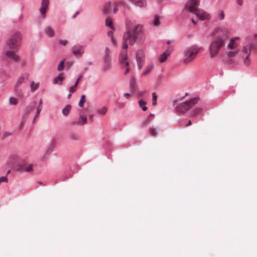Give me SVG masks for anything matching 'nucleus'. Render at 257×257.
<instances>
[{
    "mask_svg": "<svg viewBox=\"0 0 257 257\" xmlns=\"http://www.w3.org/2000/svg\"><path fill=\"white\" fill-rule=\"evenodd\" d=\"M228 31L225 29L221 30L212 41L209 47V55L213 58L218 55L221 49L224 46L225 41L228 38Z\"/></svg>",
    "mask_w": 257,
    "mask_h": 257,
    "instance_id": "1",
    "label": "nucleus"
},
{
    "mask_svg": "<svg viewBox=\"0 0 257 257\" xmlns=\"http://www.w3.org/2000/svg\"><path fill=\"white\" fill-rule=\"evenodd\" d=\"M201 49H203V47L196 44L186 48L183 52L184 61L185 63L192 62Z\"/></svg>",
    "mask_w": 257,
    "mask_h": 257,
    "instance_id": "2",
    "label": "nucleus"
},
{
    "mask_svg": "<svg viewBox=\"0 0 257 257\" xmlns=\"http://www.w3.org/2000/svg\"><path fill=\"white\" fill-rule=\"evenodd\" d=\"M257 51V45L256 44L248 43L243 47L241 52V57L243 59L244 63L245 65H250V61L249 56L250 53Z\"/></svg>",
    "mask_w": 257,
    "mask_h": 257,
    "instance_id": "3",
    "label": "nucleus"
},
{
    "mask_svg": "<svg viewBox=\"0 0 257 257\" xmlns=\"http://www.w3.org/2000/svg\"><path fill=\"white\" fill-rule=\"evenodd\" d=\"M22 40V35L20 32L16 31L11 36V38L7 41L6 46L10 49L17 50L19 47Z\"/></svg>",
    "mask_w": 257,
    "mask_h": 257,
    "instance_id": "4",
    "label": "nucleus"
},
{
    "mask_svg": "<svg viewBox=\"0 0 257 257\" xmlns=\"http://www.w3.org/2000/svg\"><path fill=\"white\" fill-rule=\"evenodd\" d=\"M103 64L101 70L103 72L110 71L112 68V63L110 56V50L106 47L105 50V54L103 56Z\"/></svg>",
    "mask_w": 257,
    "mask_h": 257,
    "instance_id": "5",
    "label": "nucleus"
},
{
    "mask_svg": "<svg viewBox=\"0 0 257 257\" xmlns=\"http://www.w3.org/2000/svg\"><path fill=\"white\" fill-rule=\"evenodd\" d=\"M119 63L122 68H124V74L130 71L129 62L127 61V53L126 51H121L119 56Z\"/></svg>",
    "mask_w": 257,
    "mask_h": 257,
    "instance_id": "6",
    "label": "nucleus"
},
{
    "mask_svg": "<svg viewBox=\"0 0 257 257\" xmlns=\"http://www.w3.org/2000/svg\"><path fill=\"white\" fill-rule=\"evenodd\" d=\"M198 98L194 97L185 102L177 107L178 111L184 113L191 108L198 101Z\"/></svg>",
    "mask_w": 257,
    "mask_h": 257,
    "instance_id": "7",
    "label": "nucleus"
},
{
    "mask_svg": "<svg viewBox=\"0 0 257 257\" xmlns=\"http://www.w3.org/2000/svg\"><path fill=\"white\" fill-rule=\"evenodd\" d=\"M136 59L139 70L141 69L145 64V55L143 50H139L136 53Z\"/></svg>",
    "mask_w": 257,
    "mask_h": 257,
    "instance_id": "8",
    "label": "nucleus"
},
{
    "mask_svg": "<svg viewBox=\"0 0 257 257\" xmlns=\"http://www.w3.org/2000/svg\"><path fill=\"white\" fill-rule=\"evenodd\" d=\"M199 0H190L186 4L185 8L189 10L191 13L195 14L199 10L196 6L198 5Z\"/></svg>",
    "mask_w": 257,
    "mask_h": 257,
    "instance_id": "9",
    "label": "nucleus"
},
{
    "mask_svg": "<svg viewBox=\"0 0 257 257\" xmlns=\"http://www.w3.org/2000/svg\"><path fill=\"white\" fill-rule=\"evenodd\" d=\"M137 40V36H134L131 31H128L124 33L123 40L128 43V44L133 45Z\"/></svg>",
    "mask_w": 257,
    "mask_h": 257,
    "instance_id": "10",
    "label": "nucleus"
},
{
    "mask_svg": "<svg viewBox=\"0 0 257 257\" xmlns=\"http://www.w3.org/2000/svg\"><path fill=\"white\" fill-rule=\"evenodd\" d=\"M84 52V48L82 45L76 44L72 47V52L77 57H81Z\"/></svg>",
    "mask_w": 257,
    "mask_h": 257,
    "instance_id": "11",
    "label": "nucleus"
},
{
    "mask_svg": "<svg viewBox=\"0 0 257 257\" xmlns=\"http://www.w3.org/2000/svg\"><path fill=\"white\" fill-rule=\"evenodd\" d=\"M195 15L201 20H209L211 19L210 15L202 10H198Z\"/></svg>",
    "mask_w": 257,
    "mask_h": 257,
    "instance_id": "12",
    "label": "nucleus"
},
{
    "mask_svg": "<svg viewBox=\"0 0 257 257\" xmlns=\"http://www.w3.org/2000/svg\"><path fill=\"white\" fill-rule=\"evenodd\" d=\"M49 0H42L41 7L40 8V13L43 15V18H45V14L48 8Z\"/></svg>",
    "mask_w": 257,
    "mask_h": 257,
    "instance_id": "13",
    "label": "nucleus"
},
{
    "mask_svg": "<svg viewBox=\"0 0 257 257\" xmlns=\"http://www.w3.org/2000/svg\"><path fill=\"white\" fill-rule=\"evenodd\" d=\"M87 123V118L84 116L81 112H79V119L78 120L73 121L72 122L73 125H82Z\"/></svg>",
    "mask_w": 257,
    "mask_h": 257,
    "instance_id": "14",
    "label": "nucleus"
},
{
    "mask_svg": "<svg viewBox=\"0 0 257 257\" xmlns=\"http://www.w3.org/2000/svg\"><path fill=\"white\" fill-rule=\"evenodd\" d=\"M7 57L11 58L15 62H18L19 60V56L17 55L14 51L9 50L6 53Z\"/></svg>",
    "mask_w": 257,
    "mask_h": 257,
    "instance_id": "15",
    "label": "nucleus"
},
{
    "mask_svg": "<svg viewBox=\"0 0 257 257\" xmlns=\"http://www.w3.org/2000/svg\"><path fill=\"white\" fill-rule=\"evenodd\" d=\"M33 169V164L27 165L26 164H22L19 165L18 170L20 171H25L27 172L31 171Z\"/></svg>",
    "mask_w": 257,
    "mask_h": 257,
    "instance_id": "16",
    "label": "nucleus"
},
{
    "mask_svg": "<svg viewBox=\"0 0 257 257\" xmlns=\"http://www.w3.org/2000/svg\"><path fill=\"white\" fill-rule=\"evenodd\" d=\"M225 14L222 10H218L214 14L215 21H222L224 19Z\"/></svg>",
    "mask_w": 257,
    "mask_h": 257,
    "instance_id": "17",
    "label": "nucleus"
},
{
    "mask_svg": "<svg viewBox=\"0 0 257 257\" xmlns=\"http://www.w3.org/2000/svg\"><path fill=\"white\" fill-rule=\"evenodd\" d=\"M130 1L140 8H146L147 6V2L146 0H130Z\"/></svg>",
    "mask_w": 257,
    "mask_h": 257,
    "instance_id": "18",
    "label": "nucleus"
},
{
    "mask_svg": "<svg viewBox=\"0 0 257 257\" xmlns=\"http://www.w3.org/2000/svg\"><path fill=\"white\" fill-rule=\"evenodd\" d=\"M154 67V64L153 63H150L148 64L146 67L145 68V70L142 72L141 75L142 76H146L148 75L150 72L152 71V70Z\"/></svg>",
    "mask_w": 257,
    "mask_h": 257,
    "instance_id": "19",
    "label": "nucleus"
},
{
    "mask_svg": "<svg viewBox=\"0 0 257 257\" xmlns=\"http://www.w3.org/2000/svg\"><path fill=\"white\" fill-rule=\"evenodd\" d=\"M142 29V25H137L135 26L132 31V33L134 35L138 37V35L141 33Z\"/></svg>",
    "mask_w": 257,
    "mask_h": 257,
    "instance_id": "20",
    "label": "nucleus"
},
{
    "mask_svg": "<svg viewBox=\"0 0 257 257\" xmlns=\"http://www.w3.org/2000/svg\"><path fill=\"white\" fill-rule=\"evenodd\" d=\"M45 33L49 37H52L54 35V32L51 27L48 26L45 29Z\"/></svg>",
    "mask_w": 257,
    "mask_h": 257,
    "instance_id": "21",
    "label": "nucleus"
},
{
    "mask_svg": "<svg viewBox=\"0 0 257 257\" xmlns=\"http://www.w3.org/2000/svg\"><path fill=\"white\" fill-rule=\"evenodd\" d=\"M71 109L70 105L68 104L62 109V113L64 116H67Z\"/></svg>",
    "mask_w": 257,
    "mask_h": 257,
    "instance_id": "22",
    "label": "nucleus"
},
{
    "mask_svg": "<svg viewBox=\"0 0 257 257\" xmlns=\"http://www.w3.org/2000/svg\"><path fill=\"white\" fill-rule=\"evenodd\" d=\"M111 10V3L110 2H107L104 6L103 8V12L105 14H107L110 12Z\"/></svg>",
    "mask_w": 257,
    "mask_h": 257,
    "instance_id": "23",
    "label": "nucleus"
},
{
    "mask_svg": "<svg viewBox=\"0 0 257 257\" xmlns=\"http://www.w3.org/2000/svg\"><path fill=\"white\" fill-rule=\"evenodd\" d=\"M105 25L112 30H114V28L113 26L112 21L109 18H106L105 19Z\"/></svg>",
    "mask_w": 257,
    "mask_h": 257,
    "instance_id": "24",
    "label": "nucleus"
},
{
    "mask_svg": "<svg viewBox=\"0 0 257 257\" xmlns=\"http://www.w3.org/2000/svg\"><path fill=\"white\" fill-rule=\"evenodd\" d=\"M107 111V108L106 106H103L97 110L98 114L101 115H104Z\"/></svg>",
    "mask_w": 257,
    "mask_h": 257,
    "instance_id": "25",
    "label": "nucleus"
},
{
    "mask_svg": "<svg viewBox=\"0 0 257 257\" xmlns=\"http://www.w3.org/2000/svg\"><path fill=\"white\" fill-rule=\"evenodd\" d=\"M138 86L135 81H131L130 83V89L131 92H135L137 90Z\"/></svg>",
    "mask_w": 257,
    "mask_h": 257,
    "instance_id": "26",
    "label": "nucleus"
},
{
    "mask_svg": "<svg viewBox=\"0 0 257 257\" xmlns=\"http://www.w3.org/2000/svg\"><path fill=\"white\" fill-rule=\"evenodd\" d=\"M139 103L140 105V106L142 107L143 111H146L148 109L147 107L145 106V105L146 104V102L143 100H140L139 101Z\"/></svg>",
    "mask_w": 257,
    "mask_h": 257,
    "instance_id": "27",
    "label": "nucleus"
},
{
    "mask_svg": "<svg viewBox=\"0 0 257 257\" xmlns=\"http://www.w3.org/2000/svg\"><path fill=\"white\" fill-rule=\"evenodd\" d=\"M42 100L41 99L40 100V101H39V105L37 107V112H36V115H35V117L34 118V119L37 117L39 114H40L41 110H42Z\"/></svg>",
    "mask_w": 257,
    "mask_h": 257,
    "instance_id": "28",
    "label": "nucleus"
},
{
    "mask_svg": "<svg viewBox=\"0 0 257 257\" xmlns=\"http://www.w3.org/2000/svg\"><path fill=\"white\" fill-rule=\"evenodd\" d=\"M39 85V82H35L33 81L31 84V90L32 91H34L35 90H36L38 88Z\"/></svg>",
    "mask_w": 257,
    "mask_h": 257,
    "instance_id": "29",
    "label": "nucleus"
},
{
    "mask_svg": "<svg viewBox=\"0 0 257 257\" xmlns=\"http://www.w3.org/2000/svg\"><path fill=\"white\" fill-rule=\"evenodd\" d=\"M65 61V59H64L59 63V64L58 65V67H57V70L59 72H61L63 70V65H64Z\"/></svg>",
    "mask_w": 257,
    "mask_h": 257,
    "instance_id": "30",
    "label": "nucleus"
},
{
    "mask_svg": "<svg viewBox=\"0 0 257 257\" xmlns=\"http://www.w3.org/2000/svg\"><path fill=\"white\" fill-rule=\"evenodd\" d=\"M85 95H82L79 102V106L82 107L83 106V103L85 102Z\"/></svg>",
    "mask_w": 257,
    "mask_h": 257,
    "instance_id": "31",
    "label": "nucleus"
},
{
    "mask_svg": "<svg viewBox=\"0 0 257 257\" xmlns=\"http://www.w3.org/2000/svg\"><path fill=\"white\" fill-rule=\"evenodd\" d=\"M238 53V50L233 51H229L227 53V56L229 57H233L236 55Z\"/></svg>",
    "mask_w": 257,
    "mask_h": 257,
    "instance_id": "32",
    "label": "nucleus"
},
{
    "mask_svg": "<svg viewBox=\"0 0 257 257\" xmlns=\"http://www.w3.org/2000/svg\"><path fill=\"white\" fill-rule=\"evenodd\" d=\"M150 133L151 136H155L157 134V130L156 128L153 127H150L149 128Z\"/></svg>",
    "mask_w": 257,
    "mask_h": 257,
    "instance_id": "33",
    "label": "nucleus"
},
{
    "mask_svg": "<svg viewBox=\"0 0 257 257\" xmlns=\"http://www.w3.org/2000/svg\"><path fill=\"white\" fill-rule=\"evenodd\" d=\"M202 112V109L201 108H196L194 109L193 112V115L196 116Z\"/></svg>",
    "mask_w": 257,
    "mask_h": 257,
    "instance_id": "34",
    "label": "nucleus"
},
{
    "mask_svg": "<svg viewBox=\"0 0 257 257\" xmlns=\"http://www.w3.org/2000/svg\"><path fill=\"white\" fill-rule=\"evenodd\" d=\"M18 100L15 97H11L10 98V103L12 105H16L17 104Z\"/></svg>",
    "mask_w": 257,
    "mask_h": 257,
    "instance_id": "35",
    "label": "nucleus"
},
{
    "mask_svg": "<svg viewBox=\"0 0 257 257\" xmlns=\"http://www.w3.org/2000/svg\"><path fill=\"white\" fill-rule=\"evenodd\" d=\"M79 81H76L75 84L72 86H71L69 88V91L71 92H73L76 90V87L78 85Z\"/></svg>",
    "mask_w": 257,
    "mask_h": 257,
    "instance_id": "36",
    "label": "nucleus"
},
{
    "mask_svg": "<svg viewBox=\"0 0 257 257\" xmlns=\"http://www.w3.org/2000/svg\"><path fill=\"white\" fill-rule=\"evenodd\" d=\"M153 98H152V104L154 105H155L157 103V97L156 95L155 92H153L152 94Z\"/></svg>",
    "mask_w": 257,
    "mask_h": 257,
    "instance_id": "37",
    "label": "nucleus"
},
{
    "mask_svg": "<svg viewBox=\"0 0 257 257\" xmlns=\"http://www.w3.org/2000/svg\"><path fill=\"white\" fill-rule=\"evenodd\" d=\"M23 18V15L22 14H20L18 17V18L17 20H13L12 22L14 24H16L19 22H20L22 21V19Z\"/></svg>",
    "mask_w": 257,
    "mask_h": 257,
    "instance_id": "38",
    "label": "nucleus"
},
{
    "mask_svg": "<svg viewBox=\"0 0 257 257\" xmlns=\"http://www.w3.org/2000/svg\"><path fill=\"white\" fill-rule=\"evenodd\" d=\"M69 138H70V139H71L72 140L76 141V140H77L78 139V137L76 134H71L69 136Z\"/></svg>",
    "mask_w": 257,
    "mask_h": 257,
    "instance_id": "39",
    "label": "nucleus"
},
{
    "mask_svg": "<svg viewBox=\"0 0 257 257\" xmlns=\"http://www.w3.org/2000/svg\"><path fill=\"white\" fill-rule=\"evenodd\" d=\"M29 79V76L27 73L24 74L20 78L19 80H26Z\"/></svg>",
    "mask_w": 257,
    "mask_h": 257,
    "instance_id": "40",
    "label": "nucleus"
},
{
    "mask_svg": "<svg viewBox=\"0 0 257 257\" xmlns=\"http://www.w3.org/2000/svg\"><path fill=\"white\" fill-rule=\"evenodd\" d=\"M67 41L65 39H61V40H59L58 41V44L60 45L64 46L67 44Z\"/></svg>",
    "mask_w": 257,
    "mask_h": 257,
    "instance_id": "41",
    "label": "nucleus"
},
{
    "mask_svg": "<svg viewBox=\"0 0 257 257\" xmlns=\"http://www.w3.org/2000/svg\"><path fill=\"white\" fill-rule=\"evenodd\" d=\"M8 178L6 176L1 177L0 178V184L3 182L8 183Z\"/></svg>",
    "mask_w": 257,
    "mask_h": 257,
    "instance_id": "42",
    "label": "nucleus"
},
{
    "mask_svg": "<svg viewBox=\"0 0 257 257\" xmlns=\"http://www.w3.org/2000/svg\"><path fill=\"white\" fill-rule=\"evenodd\" d=\"M167 57H166L164 55H163L162 54L160 56V59H159V62L160 63H163L164 62L166 59H167Z\"/></svg>",
    "mask_w": 257,
    "mask_h": 257,
    "instance_id": "43",
    "label": "nucleus"
},
{
    "mask_svg": "<svg viewBox=\"0 0 257 257\" xmlns=\"http://www.w3.org/2000/svg\"><path fill=\"white\" fill-rule=\"evenodd\" d=\"M160 24V19L159 17H156L154 20V25L158 26Z\"/></svg>",
    "mask_w": 257,
    "mask_h": 257,
    "instance_id": "44",
    "label": "nucleus"
},
{
    "mask_svg": "<svg viewBox=\"0 0 257 257\" xmlns=\"http://www.w3.org/2000/svg\"><path fill=\"white\" fill-rule=\"evenodd\" d=\"M128 43L123 40L122 48L124 49V51H127V49L128 48Z\"/></svg>",
    "mask_w": 257,
    "mask_h": 257,
    "instance_id": "45",
    "label": "nucleus"
},
{
    "mask_svg": "<svg viewBox=\"0 0 257 257\" xmlns=\"http://www.w3.org/2000/svg\"><path fill=\"white\" fill-rule=\"evenodd\" d=\"M233 42L234 40L233 38H231L227 46L230 48H233L234 47Z\"/></svg>",
    "mask_w": 257,
    "mask_h": 257,
    "instance_id": "46",
    "label": "nucleus"
},
{
    "mask_svg": "<svg viewBox=\"0 0 257 257\" xmlns=\"http://www.w3.org/2000/svg\"><path fill=\"white\" fill-rule=\"evenodd\" d=\"M63 79V74H59L57 77H56L54 80H62Z\"/></svg>",
    "mask_w": 257,
    "mask_h": 257,
    "instance_id": "47",
    "label": "nucleus"
},
{
    "mask_svg": "<svg viewBox=\"0 0 257 257\" xmlns=\"http://www.w3.org/2000/svg\"><path fill=\"white\" fill-rule=\"evenodd\" d=\"M171 53V51L169 50H166L165 52H164L162 53V54L167 58L170 55Z\"/></svg>",
    "mask_w": 257,
    "mask_h": 257,
    "instance_id": "48",
    "label": "nucleus"
},
{
    "mask_svg": "<svg viewBox=\"0 0 257 257\" xmlns=\"http://www.w3.org/2000/svg\"><path fill=\"white\" fill-rule=\"evenodd\" d=\"M111 44L113 45H115L116 44L117 41L115 40V39L114 38V37H113L112 38H111Z\"/></svg>",
    "mask_w": 257,
    "mask_h": 257,
    "instance_id": "49",
    "label": "nucleus"
},
{
    "mask_svg": "<svg viewBox=\"0 0 257 257\" xmlns=\"http://www.w3.org/2000/svg\"><path fill=\"white\" fill-rule=\"evenodd\" d=\"M236 3L238 5L241 6L243 5V0H236Z\"/></svg>",
    "mask_w": 257,
    "mask_h": 257,
    "instance_id": "50",
    "label": "nucleus"
},
{
    "mask_svg": "<svg viewBox=\"0 0 257 257\" xmlns=\"http://www.w3.org/2000/svg\"><path fill=\"white\" fill-rule=\"evenodd\" d=\"M24 123H25L24 120H22L21 121V122H20V126H19L20 129H22V127H23V126L24 125Z\"/></svg>",
    "mask_w": 257,
    "mask_h": 257,
    "instance_id": "51",
    "label": "nucleus"
},
{
    "mask_svg": "<svg viewBox=\"0 0 257 257\" xmlns=\"http://www.w3.org/2000/svg\"><path fill=\"white\" fill-rule=\"evenodd\" d=\"M146 93L145 91H141L139 92L138 95L139 97L142 96Z\"/></svg>",
    "mask_w": 257,
    "mask_h": 257,
    "instance_id": "52",
    "label": "nucleus"
},
{
    "mask_svg": "<svg viewBox=\"0 0 257 257\" xmlns=\"http://www.w3.org/2000/svg\"><path fill=\"white\" fill-rule=\"evenodd\" d=\"M108 36L110 37V38H112L113 37V32L112 31H109L107 33Z\"/></svg>",
    "mask_w": 257,
    "mask_h": 257,
    "instance_id": "53",
    "label": "nucleus"
},
{
    "mask_svg": "<svg viewBox=\"0 0 257 257\" xmlns=\"http://www.w3.org/2000/svg\"><path fill=\"white\" fill-rule=\"evenodd\" d=\"M192 124V122H191V120H189L187 124H186V125H184V127H187V126H190Z\"/></svg>",
    "mask_w": 257,
    "mask_h": 257,
    "instance_id": "54",
    "label": "nucleus"
},
{
    "mask_svg": "<svg viewBox=\"0 0 257 257\" xmlns=\"http://www.w3.org/2000/svg\"><path fill=\"white\" fill-rule=\"evenodd\" d=\"M123 96L126 97L127 98H129L131 96V94L128 93H126L124 94Z\"/></svg>",
    "mask_w": 257,
    "mask_h": 257,
    "instance_id": "55",
    "label": "nucleus"
},
{
    "mask_svg": "<svg viewBox=\"0 0 257 257\" xmlns=\"http://www.w3.org/2000/svg\"><path fill=\"white\" fill-rule=\"evenodd\" d=\"M89 120L91 121V122H93V114H91L89 115Z\"/></svg>",
    "mask_w": 257,
    "mask_h": 257,
    "instance_id": "56",
    "label": "nucleus"
},
{
    "mask_svg": "<svg viewBox=\"0 0 257 257\" xmlns=\"http://www.w3.org/2000/svg\"><path fill=\"white\" fill-rule=\"evenodd\" d=\"M118 11V9L116 7H115L113 9V13L115 14Z\"/></svg>",
    "mask_w": 257,
    "mask_h": 257,
    "instance_id": "57",
    "label": "nucleus"
},
{
    "mask_svg": "<svg viewBox=\"0 0 257 257\" xmlns=\"http://www.w3.org/2000/svg\"><path fill=\"white\" fill-rule=\"evenodd\" d=\"M79 12L78 11L76 12L75 14L73 16L72 18H75L76 17V16L79 14Z\"/></svg>",
    "mask_w": 257,
    "mask_h": 257,
    "instance_id": "58",
    "label": "nucleus"
},
{
    "mask_svg": "<svg viewBox=\"0 0 257 257\" xmlns=\"http://www.w3.org/2000/svg\"><path fill=\"white\" fill-rule=\"evenodd\" d=\"M82 78V75H80L77 79L76 80H80V79H81Z\"/></svg>",
    "mask_w": 257,
    "mask_h": 257,
    "instance_id": "59",
    "label": "nucleus"
},
{
    "mask_svg": "<svg viewBox=\"0 0 257 257\" xmlns=\"http://www.w3.org/2000/svg\"><path fill=\"white\" fill-rule=\"evenodd\" d=\"M66 65H67V66L68 67H70V66H71V63H67L66 64Z\"/></svg>",
    "mask_w": 257,
    "mask_h": 257,
    "instance_id": "60",
    "label": "nucleus"
},
{
    "mask_svg": "<svg viewBox=\"0 0 257 257\" xmlns=\"http://www.w3.org/2000/svg\"><path fill=\"white\" fill-rule=\"evenodd\" d=\"M191 21H192V23L194 24H196L197 23V22H195L193 19H192Z\"/></svg>",
    "mask_w": 257,
    "mask_h": 257,
    "instance_id": "61",
    "label": "nucleus"
},
{
    "mask_svg": "<svg viewBox=\"0 0 257 257\" xmlns=\"http://www.w3.org/2000/svg\"><path fill=\"white\" fill-rule=\"evenodd\" d=\"M11 172V171L9 170L7 171V175H8L9 174H10Z\"/></svg>",
    "mask_w": 257,
    "mask_h": 257,
    "instance_id": "62",
    "label": "nucleus"
},
{
    "mask_svg": "<svg viewBox=\"0 0 257 257\" xmlns=\"http://www.w3.org/2000/svg\"><path fill=\"white\" fill-rule=\"evenodd\" d=\"M88 64L89 65H92V62H89L88 63Z\"/></svg>",
    "mask_w": 257,
    "mask_h": 257,
    "instance_id": "63",
    "label": "nucleus"
},
{
    "mask_svg": "<svg viewBox=\"0 0 257 257\" xmlns=\"http://www.w3.org/2000/svg\"><path fill=\"white\" fill-rule=\"evenodd\" d=\"M254 37L255 38H257V33L255 34L254 35Z\"/></svg>",
    "mask_w": 257,
    "mask_h": 257,
    "instance_id": "64",
    "label": "nucleus"
}]
</instances>
